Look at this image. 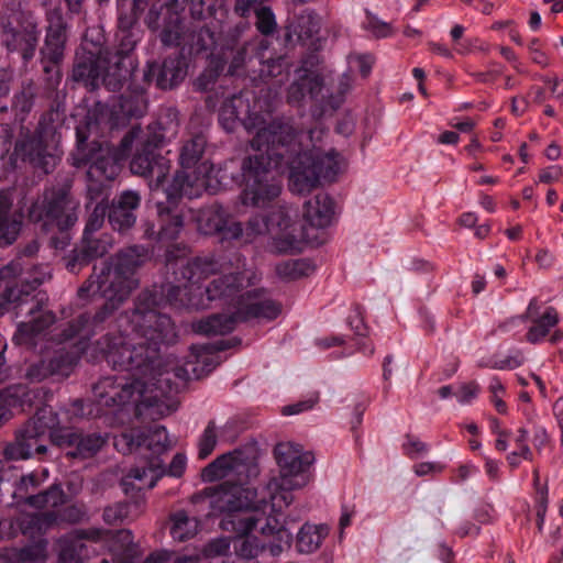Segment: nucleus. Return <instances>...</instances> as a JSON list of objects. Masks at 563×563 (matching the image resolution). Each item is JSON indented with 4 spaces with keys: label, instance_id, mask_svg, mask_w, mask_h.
<instances>
[{
    "label": "nucleus",
    "instance_id": "1",
    "mask_svg": "<svg viewBox=\"0 0 563 563\" xmlns=\"http://www.w3.org/2000/svg\"><path fill=\"white\" fill-rule=\"evenodd\" d=\"M126 323L123 332L106 339L101 349L114 368L136 372L133 379L106 377L93 388L100 406L129 417L162 418L175 411L176 401L170 397V373L156 357L159 344L172 342L175 329L170 319L148 305H140L131 316L121 319Z\"/></svg>",
    "mask_w": 563,
    "mask_h": 563
},
{
    "label": "nucleus",
    "instance_id": "2",
    "mask_svg": "<svg viewBox=\"0 0 563 563\" xmlns=\"http://www.w3.org/2000/svg\"><path fill=\"white\" fill-rule=\"evenodd\" d=\"M243 125L253 134L252 155L243 163L245 183L241 201L245 206L265 208L282 192V176L287 170L289 189L306 194L321 179L333 181L347 166L335 151L324 152L318 145L323 131L297 135L289 123L267 121L258 114H249Z\"/></svg>",
    "mask_w": 563,
    "mask_h": 563
},
{
    "label": "nucleus",
    "instance_id": "3",
    "mask_svg": "<svg viewBox=\"0 0 563 563\" xmlns=\"http://www.w3.org/2000/svg\"><path fill=\"white\" fill-rule=\"evenodd\" d=\"M187 283L177 286L176 296H187L186 305L205 309L216 300L230 299L231 316H212L201 321L197 330L205 334H225L239 321L274 320L282 312V306L271 299L262 289H251L256 274L251 269L233 271L232 264L214 257L197 258L186 265L183 272Z\"/></svg>",
    "mask_w": 563,
    "mask_h": 563
},
{
    "label": "nucleus",
    "instance_id": "4",
    "mask_svg": "<svg viewBox=\"0 0 563 563\" xmlns=\"http://www.w3.org/2000/svg\"><path fill=\"white\" fill-rule=\"evenodd\" d=\"M197 222L200 232L219 234L222 240L244 238L245 242H254L261 236H266V247L274 254L298 253L308 238L303 228L284 207L275 208L265 218H252L245 230L239 222L231 221L221 208L202 211Z\"/></svg>",
    "mask_w": 563,
    "mask_h": 563
},
{
    "label": "nucleus",
    "instance_id": "5",
    "mask_svg": "<svg viewBox=\"0 0 563 563\" xmlns=\"http://www.w3.org/2000/svg\"><path fill=\"white\" fill-rule=\"evenodd\" d=\"M131 170L133 174L151 178V187L153 190L163 189L168 202H174L177 198L186 196L188 198L199 197L202 191L216 192L219 188L217 169L209 162L201 163L197 170L194 172L192 179L185 172L177 173L173 180L167 183V173L169 170V162L156 155L153 150L146 147L144 153L136 154L131 162Z\"/></svg>",
    "mask_w": 563,
    "mask_h": 563
},
{
    "label": "nucleus",
    "instance_id": "6",
    "mask_svg": "<svg viewBox=\"0 0 563 563\" xmlns=\"http://www.w3.org/2000/svg\"><path fill=\"white\" fill-rule=\"evenodd\" d=\"M275 459L279 475L273 477L261 492L257 499H269L274 512H283L294 500L292 490L305 487L311 478L309 467L313 455L298 444L283 442L275 448Z\"/></svg>",
    "mask_w": 563,
    "mask_h": 563
},
{
    "label": "nucleus",
    "instance_id": "7",
    "mask_svg": "<svg viewBox=\"0 0 563 563\" xmlns=\"http://www.w3.org/2000/svg\"><path fill=\"white\" fill-rule=\"evenodd\" d=\"M46 410L37 415L36 420L27 424L20 433L16 441L5 449V455L13 460H24L33 454L46 452V446L40 443V437L49 429V437L53 443L62 448H74L67 451L71 457H89L93 455L104 443V439L98 434L81 437L67 428H56L44 421Z\"/></svg>",
    "mask_w": 563,
    "mask_h": 563
},
{
    "label": "nucleus",
    "instance_id": "8",
    "mask_svg": "<svg viewBox=\"0 0 563 563\" xmlns=\"http://www.w3.org/2000/svg\"><path fill=\"white\" fill-rule=\"evenodd\" d=\"M114 446L123 454L131 453L134 449L145 446L153 455L144 461H141L137 466L132 468L125 476L122 485H132L135 481L139 483V489H151L156 485V482L164 475L165 468L159 454L170 448V441L167 430L157 426L146 430V432L130 430L122 432L120 435L114 437Z\"/></svg>",
    "mask_w": 563,
    "mask_h": 563
},
{
    "label": "nucleus",
    "instance_id": "9",
    "mask_svg": "<svg viewBox=\"0 0 563 563\" xmlns=\"http://www.w3.org/2000/svg\"><path fill=\"white\" fill-rule=\"evenodd\" d=\"M143 250L137 246L129 249L118 257L114 267L102 269L96 279L89 280L88 290L99 292L106 300V310H113L137 286L134 269L141 265Z\"/></svg>",
    "mask_w": 563,
    "mask_h": 563
},
{
    "label": "nucleus",
    "instance_id": "10",
    "mask_svg": "<svg viewBox=\"0 0 563 563\" xmlns=\"http://www.w3.org/2000/svg\"><path fill=\"white\" fill-rule=\"evenodd\" d=\"M79 145L77 153L74 155V165L76 167L87 166L88 191L90 195L97 192L108 181L113 180L120 173V162L123 158V150H115L109 144H99L91 148V153L86 157L82 143L86 136L81 130L77 129Z\"/></svg>",
    "mask_w": 563,
    "mask_h": 563
},
{
    "label": "nucleus",
    "instance_id": "11",
    "mask_svg": "<svg viewBox=\"0 0 563 563\" xmlns=\"http://www.w3.org/2000/svg\"><path fill=\"white\" fill-rule=\"evenodd\" d=\"M78 203L64 189L46 191L30 209L32 222H42L44 231L53 228L65 231L77 221Z\"/></svg>",
    "mask_w": 563,
    "mask_h": 563
},
{
    "label": "nucleus",
    "instance_id": "12",
    "mask_svg": "<svg viewBox=\"0 0 563 563\" xmlns=\"http://www.w3.org/2000/svg\"><path fill=\"white\" fill-rule=\"evenodd\" d=\"M251 472V464L245 454L235 450L225 453L206 466L201 472L203 482H214L228 477H247Z\"/></svg>",
    "mask_w": 563,
    "mask_h": 563
},
{
    "label": "nucleus",
    "instance_id": "13",
    "mask_svg": "<svg viewBox=\"0 0 563 563\" xmlns=\"http://www.w3.org/2000/svg\"><path fill=\"white\" fill-rule=\"evenodd\" d=\"M13 194L11 189L0 190V246L12 244L22 228V212L19 210L11 212Z\"/></svg>",
    "mask_w": 563,
    "mask_h": 563
},
{
    "label": "nucleus",
    "instance_id": "14",
    "mask_svg": "<svg viewBox=\"0 0 563 563\" xmlns=\"http://www.w3.org/2000/svg\"><path fill=\"white\" fill-rule=\"evenodd\" d=\"M527 318L532 322L527 332V340L531 343L541 342L559 322L555 309L547 307L541 311L537 299H532L529 302Z\"/></svg>",
    "mask_w": 563,
    "mask_h": 563
},
{
    "label": "nucleus",
    "instance_id": "15",
    "mask_svg": "<svg viewBox=\"0 0 563 563\" xmlns=\"http://www.w3.org/2000/svg\"><path fill=\"white\" fill-rule=\"evenodd\" d=\"M303 217L308 224L316 229H325L336 219L333 200L323 192H319L305 203Z\"/></svg>",
    "mask_w": 563,
    "mask_h": 563
},
{
    "label": "nucleus",
    "instance_id": "16",
    "mask_svg": "<svg viewBox=\"0 0 563 563\" xmlns=\"http://www.w3.org/2000/svg\"><path fill=\"white\" fill-rule=\"evenodd\" d=\"M14 155L22 161H29L35 166L48 173L49 168L56 164L57 156L53 153H46L43 147L42 140L38 137H30L21 140L16 143Z\"/></svg>",
    "mask_w": 563,
    "mask_h": 563
},
{
    "label": "nucleus",
    "instance_id": "17",
    "mask_svg": "<svg viewBox=\"0 0 563 563\" xmlns=\"http://www.w3.org/2000/svg\"><path fill=\"white\" fill-rule=\"evenodd\" d=\"M140 197L134 191H124L109 213V221L114 230L124 231L135 223L133 211L139 207Z\"/></svg>",
    "mask_w": 563,
    "mask_h": 563
},
{
    "label": "nucleus",
    "instance_id": "18",
    "mask_svg": "<svg viewBox=\"0 0 563 563\" xmlns=\"http://www.w3.org/2000/svg\"><path fill=\"white\" fill-rule=\"evenodd\" d=\"M77 362V355L60 354L57 358L51 361L48 364L43 361L33 365L27 371V377L32 380H42L53 375L67 377L73 372Z\"/></svg>",
    "mask_w": 563,
    "mask_h": 563
},
{
    "label": "nucleus",
    "instance_id": "19",
    "mask_svg": "<svg viewBox=\"0 0 563 563\" xmlns=\"http://www.w3.org/2000/svg\"><path fill=\"white\" fill-rule=\"evenodd\" d=\"M37 37L35 25L30 24L23 32L7 31L5 44L9 51L20 52L23 59L26 60L33 56Z\"/></svg>",
    "mask_w": 563,
    "mask_h": 563
},
{
    "label": "nucleus",
    "instance_id": "20",
    "mask_svg": "<svg viewBox=\"0 0 563 563\" xmlns=\"http://www.w3.org/2000/svg\"><path fill=\"white\" fill-rule=\"evenodd\" d=\"M328 534L329 527L325 525L305 523L297 533V550L300 553H312L320 548Z\"/></svg>",
    "mask_w": 563,
    "mask_h": 563
},
{
    "label": "nucleus",
    "instance_id": "21",
    "mask_svg": "<svg viewBox=\"0 0 563 563\" xmlns=\"http://www.w3.org/2000/svg\"><path fill=\"white\" fill-rule=\"evenodd\" d=\"M228 429L229 426L217 428L212 422L207 426L198 443V454L200 459L208 457L219 441L230 442L233 440L232 437L227 435Z\"/></svg>",
    "mask_w": 563,
    "mask_h": 563
},
{
    "label": "nucleus",
    "instance_id": "22",
    "mask_svg": "<svg viewBox=\"0 0 563 563\" xmlns=\"http://www.w3.org/2000/svg\"><path fill=\"white\" fill-rule=\"evenodd\" d=\"M216 367L211 357L207 353H201L196 356V364L191 362L186 363V367H180L174 371V376L181 379H198L203 375L210 373Z\"/></svg>",
    "mask_w": 563,
    "mask_h": 563
},
{
    "label": "nucleus",
    "instance_id": "23",
    "mask_svg": "<svg viewBox=\"0 0 563 563\" xmlns=\"http://www.w3.org/2000/svg\"><path fill=\"white\" fill-rule=\"evenodd\" d=\"M243 109L249 112V104L242 97H234L222 106L219 120L225 131L232 132L235 129Z\"/></svg>",
    "mask_w": 563,
    "mask_h": 563
},
{
    "label": "nucleus",
    "instance_id": "24",
    "mask_svg": "<svg viewBox=\"0 0 563 563\" xmlns=\"http://www.w3.org/2000/svg\"><path fill=\"white\" fill-rule=\"evenodd\" d=\"M172 537L178 541H185L198 532L199 523L196 518H190L184 511H178L173 516Z\"/></svg>",
    "mask_w": 563,
    "mask_h": 563
},
{
    "label": "nucleus",
    "instance_id": "25",
    "mask_svg": "<svg viewBox=\"0 0 563 563\" xmlns=\"http://www.w3.org/2000/svg\"><path fill=\"white\" fill-rule=\"evenodd\" d=\"M20 273L18 264L11 263L0 269V290L3 289V303H14L21 300V295L16 294V285L13 278Z\"/></svg>",
    "mask_w": 563,
    "mask_h": 563
},
{
    "label": "nucleus",
    "instance_id": "26",
    "mask_svg": "<svg viewBox=\"0 0 563 563\" xmlns=\"http://www.w3.org/2000/svg\"><path fill=\"white\" fill-rule=\"evenodd\" d=\"M111 545L109 551L111 552L114 563H128L125 559L132 551V536L128 530H120L114 534H110Z\"/></svg>",
    "mask_w": 563,
    "mask_h": 563
},
{
    "label": "nucleus",
    "instance_id": "27",
    "mask_svg": "<svg viewBox=\"0 0 563 563\" xmlns=\"http://www.w3.org/2000/svg\"><path fill=\"white\" fill-rule=\"evenodd\" d=\"M64 34L60 30H49L46 35L45 45L42 49L43 57L53 63H57L63 56Z\"/></svg>",
    "mask_w": 563,
    "mask_h": 563
},
{
    "label": "nucleus",
    "instance_id": "28",
    "mask_svg": "<svg viewBox=\"0 0 563 563\" xmlns=\"http://www.w3.org/2000/svg\"><path fill=\"white\" fill-rule=\"evenodd\" d=\"M27 503L38 508H56L65 503V496L60 487L54 486L43 494L31 496Z\"/></svg>",
    "mask_w": 563,
    "mask_h": 563
},
{
    "label": "nucleus",
    "instance_id": "29",
    "mask_svg": "<svg viewBox=\"0 0 563 563\" xmlns=\"http://www.w3.org/2000/svg\"><path fill=\"white\" fill-rule=\"evenodd\" d=\"M321 79L316 74H310L308 76H305L301 78L300 84H295L290 87L289 91V100L290 101H297L300 97L305 96L303 89L308 88V92L311 97H314L318 95V92L321 90Z\"/></svg>",
    "mask_w": 563,
    "mask_h": 563
},
{
    "label": "nucleus",
    "instance_id": "30",
    "mask_svg": "<svg viewBox=\"0 0 563 563\" xmlns=\"http://www.w3.org/2000/svg\"><path fill=\"white\" fill-rule=\"evenodd\" d=\"M205 148V140L201 136L192 139L186 143L180 152V164L187 169L194 166L200 158Z\"/></svg>",
    "mask_w": 563,
    "mask_h": 563
},
{
    "label": "nucleus",
    "instance_id": "31",
    "mask_svg": "<svg viewBox=\"0 0 563 563\" xmlns=\"http://www.w3.org/2000/svg\"><path fill=\"white\" fill-rule=\"evenodd\" d=\"M517 450L512 451L507 460L512 466H517L522 460H530L531 452L527 445V432L519 430L518 435L515 439Z\"/></svg>",
    "mask_w": 563,
    "mask_h": 563
},
{
    "label": "nucleus",
    "instance_id": "32",
    "mask_svg": "<svg viewBox=\"0 0 563 563\" xmlns=\"http://www.w3.org/2000/svg\"><path fill=\"white\" fill-rule=\"evenodd\" d=\"M488 390L492 394L490 399H492V402L495 406L496 410L499 413H506L507 405L504 401L506 390H505L503 383L498 378L493 377L489 382Z\"/></svg>",
    "mask_w": 563,
    "mask_h": 563
},
{
    "label": "nucleus",
    "instance_id": "33",
    "mask_svg": "<svg viewBox=\"0 0 563 563\" xmlns=\"http://www.w3.org/2000/svg\"><path fill=\"white\" fill-rule=\"evenodd\" d=\"M306 264L301 261H287L276 267L278 276L283 278H297L303 274Z\"/></svg>",
    "mask_w": 563,
    "mask_h": 563
},
{
    "label": "nucleus",
    "instance_id": "34",
    "mask_svg": "<svg viewBox=\"0 0 563 563\" xmlns=\"http://www.w3.org/2000/svg\"><path fill=\"white\" fill-rule=\"evenodd\" d=\"M257 29L263 34H271L275 27V16L268 8H261L256 11Z\"/></svg>",
    "mask_w": 563,
    "mask_h": 563
},
{
    "label": "nucleus",
    "instance_id": "35",
    "mask_svg": "<svg viewBox=\"0 0 563 563\" xmlns=\"http://www.w3.org/2000/svg\"><path fill=\"white\" fill-rule=\"evenodd\" d=\"M85 240L87 241V247L85 250V257L87 258L103 256L111 245L108 238L89 241L87 235H85Z\"/></svg>",
    "mask_w": 563,
    "mask_h": 563
},
{
    "label": "nucleus",
    "instance_id": "36",
    "mask_svg": "<svg viewBox=\"0 0 563 563\" xmlns=\"http://www.w3.org/2000/svg\"><path fill=\"white\" fill-rule=\"evenodd\" d=\"M229 549L230 540L228 538H217L206 545L203 554L207 558L221 556L227 554Z\"/></svg>",
    "mask_w": 563,
    "mask_h": 563
},
{
    "label": "nucleus",
    "instance_id": "37",
    "mask_svg": "<svg viewBox=\"0 0 563 563\" xmlns=\"http://www.w3.org/2000/svg\"><path fill=\"white\" fill-rule=\"evenodd\" d=\"M106 207L102 203H97L86 224L85 235L97 231L102 225Z\"/></svg>",
    "mask_w": 563,
    "mask_h": 563
},
{
    "label": "nucleus",
    "instance_id": "38",
    "mask_svg": "<svg viewBox=\"0 0 563 563\" xmlns=\"http://www.w3.org/2000/svg\"><path fill=\"white\" fill-rule=\"evenodd\" d=\"M478 393L479 386L476 383H468L462 385L455 396L461 405H468L477 397Z\"/></svg>",
    "mask_w": 563,
    "mask_h": 563
},
{
    "label": "nucleus",
    "instance_id": "39",
    "mask_svg": "<svg viewBox=\"0 0 563 563\" xmlns=\"http://www.w3.org/2000/svg\"><path fill=\"white\" fill-rule=\"evenodd\" d=\"M183 229V220L180 217H173L169 224H166L162 228L159 232L161 240H172L175 239L180 230Z\"/></svg>",
    "mask_w": 563,
    "mask_h": 563
},
{
    "label": "nucleus",
    "instance_id": "40",
    "mask_svg": "<svg viewBox=\"0 0 563 563\" xmlns=\"http://www.w3.org/2000/svg\"><path fill=\"white\" fill-rule=\"evenodd\" d=\"M317 401H318V397L312 396L309 399L284 407L283 413L285 416H292V415L301 413L303 411L311 409L317 404Z\"/></svg>",
    "mask_w": 563,
    "mask_h": 563
},
{
    "label": "nucleus",
    "instance_id": "41",
    "mask_svg": "<svg viewBox=\"0 0 563 563\" xmlns=\"http://www.w3.org/2000/svg\"><path fill=\"white\" fill-rule=\"evenodd\" d=\"M45 277H35L32 279V282L26 280L25 278H22V282H26V288L27 289H18L16 294L21 295V300L15 301L14 303H18V306L22 307L24 305H27L30 302V296L31 291H33L37 286H40L44 282Z\"/></svg>",
    "mask_w": 563,
    "mask_h": 563
},
{
    "label": "nucleus",
    "instance_id": "42",
    "mask_svg": "<svg viewBox=\"0 0 563 563\" xmlns=\"http://www.w3.org/2000/svg\"><path fill=\"white\" fill-rule=\"evenodd\" d=\"M186 466H187L186 455H184L181 453H177L173 457V461L170 462L167 471L165 470L164 475L168 474L174 477H180L184 474Z\"/></svg>",
    "mask_w": 563,
    "mask_h": 563
},
{
    "label": "nucleus",
    "instance_id": "43",
    "mask_svg": "<svg viewBox=\"0 0 563 563\" xmlns=\"http://www.w3.org/2000/svg\"><path fill=\"white\" fill-rule=\"evenodd\" d=\"M48 476V472L46 470H44L42 473H41V478L38 476V474L36 473H30L25 476H23L16 487V492H23V490H26L27 487H35L37 486L41 482L45 481Z\"/></svg>",
    "mask_w": 563,
    "mask_h": 563
},
{
    "label": "nucleus",
    "instance_id": "44",
    "mask_svg": "<svg viewBox=\"0 0 563 563\" xmlns=\"http://www.w3.org/2000/svg\"><path fill=\"white\" fill-rule=\"evenodd\" d=\"M366 29L377 37H385L390 34V26L388 23L378 20L377 18H368Z\"/></svg>",
    "mask_w": 563,
    "mask_h": 563
},
{
    "label": "nucleus",
    "instance_id": "45",
    "mask_svg": "<svg viewBox=\"0 0 563 563\" xmlns=\"http://www.w3.org/2000/svg\"><path fill=\"white\" fill-rule=\"evenodd\" d=\"M445 464L441 462H421L415 465V473L418 476L439 474L443 472Z\"/></svg>",
    "mask_w": 563,
    "mask_h": 563
},
{
    "label": "nucleus",
    "instance_id": "46",
    "mask_svg": "<svg viewBox=\"0 0 563 563\" xmlns=\"http://www.w3.org/2000/svg\"><path fill=\"white\" fill-rule=\"evenodd\" d=\"M44 325L37 319L27 323H20L18 328L19 336H33L43 330Z\"/></svg>",
    "mask_w": 563,
    "mask_h": 563
},
{
    "label": "nucleus",
    "instance_id": "47",
    "mask_svg": "<svg viewBox=\"0 0 563 563\" xmlns=\"http://www.w3.org/2000/svg\"><path fill=\"white\" fill-rule=\"evenodd\" d=\"M563 174L562 167L558 165L550 166L539 174V181L550 184L558 180Z\"/></svg>",
    "mask_w": 563,
    "mask_h": 563
},
{
    "label": "nucleus",
    "instance_id": "48",
    "mask_svg": "<svg viewBox=\"0 0 563 563\" xmlns=\"http://www.w3.org/2000/svg\"><path fill=\"white\" fill-rule=\"evenodd\" d=\"M529 49H530V55H531V59L533 63H536L542 67H547L550 65L549 57L547 56V54L544 52H542L539 48L537 41H533L531 43Z\"/></svg>",
    "mask_w": 563,
    "mask_h": 563
},
{
    "label": "nucleus",
    "instance_id": "49",
    "mask_svg": "<svg viewBox=\"0 0 563 563\" xmlns=\"http://www.w3.org/2000/svg\"><path fill=\"white\" fill-rule=\"evenodd\" d=\"M544 82L551 90V96L558 101H563V80L553 77L544 79Z\"/></svg>",
    "mask_w": 563,
    "mask_h": 563
},
{
    "label": "nucleus",
    "instance_id": "50",
    "mask_svg": "<svg viewBox=\"0 0 563 563\" xmlns=\"http://www.w3.org/2000/svg\"><path fill=\"white\" fill-rule=\"evenodd\" d=\"M405 450L409 455H419L426 453L428 451V446L418 439H408Z\"/></svg>",
    "mask_w": 563,
    "mask_h": 563
},
{
    "label": "nucleus",
    "instance_id": "51",
    "mask_svg": "<svg viewBox=\"0 0 563 563\" xmlns=\"http://www.w3.org/2000/svg\"><path fill=\"white\" fill-rule=\"evenodd\" d=\"M351 63H355L360 68L362 76L366 77L371 73L373 58L371 56H356L351 60Z\"/></svg>",
    "mask_w": 563,
    "mask_h": 563
},
{
    "label": "nucleus",
    "instance_id": "52",
    "mask_svg": "<svg viewBox=\"0 0 563 563\" xmlns=\"http://www.w3.org/2000/svg\"><path fill=\"white\" fill-rule=\"evenodd\" d=\"M536 261L541 267H550L554 262V255L547 249H541L536 255Z\"/></svg>",
    "mask_w": 563,
    "mask_h": 563
},
{
    "label": "nucleus",
    "instance_id": "53",
    "mask_svg": "<svg viewBox=\"0 0 563 563\" xmlns=\"http://www.w3.org/2000/svg\"><path fill=\"white\" fill-rule=\"evenodd\" d=\"M59 563H81V561L71 549L63 548L59 553Z\"/></svg>",
    "mask_w": 563,
    "mask_h": 563
},
{
    "label": "nucleus",
    "instance_id": "54",
    "mask_svg": "<svg viewBox=\"0 0 563 563\" xmlns=\"http://www.w3.org/2000/svg\"><path fill=\"white\" fill-rule=\"evenodd\" d=\"M352 517L353 510H351L349 507H343L339 521L341 532H343V530L351 525Z\"/></svg>",
    "mask_w": 563,
    "mask_h": 563
},
{
    "label": "nucleus",
    "instance_id": "55",
    "mask_svg": "<svg viewBox=\"0 0 563 563\" xmlns=\"http://www.w3.org/2000/svg\"><path fill=\"white\" fill-rule=\"evenodd\" d=\"M477 472V468L475 465L467 463L459 466L457 468V476L460 479L464 481L475 474Z\"/></svg>",
    "mask_w": 563,
    "mask_h": 563
},
{
    "label": "nucleus",
    "instance_id": "56",
    "mask_svg": "<svg viewBox=\"0 0 563 563\" xmlns=\"http://www.w3.org/2000/svg\"><path fill=\"white\" fill-rule=\"evenodd\" d=\"M460 140V136L456 132L445 131L439 135L438 142L441 144H456Z\"/></svg>",
    "mask_w": 563,
    "mask_h": 563
},
{
    "label": "nucleus",
    "instance_id": "57",
    "mask_svg": "<svg viewBox=\"0 0 563 563\" xmlns=\"http://www.w3.org/2000/svg\"><path fill=\"white\" fill-rule=\"evenodd\" d=\"M169 560V553L166 551L151 554L143 563H166Z\"/></svg>",
    "mask_w": 563,
    "mask_h": 563
},
{
    "label": "nucleus",
    "instance_id": "58",
    "mask_svg": "<svg viewBox=\"0 0 563 563\" xmlns=\"http://www.w3.org/2000/svg\"><path fill=\"white\" fill-rule=\"evenodd\" d=\"M478 218L476 216V213L474 212H465L461 216L460 218V223L463 225V227H466V228H472L476 224Z\"/></svg>",
    "mask_w": 563,
    "mask_h": 563
},
{
    "label": "nucleus",
    "instance_id": "59",
    "mask_svg": "<svg viewBox=\"0 0 563 563\" xmlns=\"http://www.w3.org/2000/svg\"><path fill=\"white\" fill-rule=\"evenodd\" d=\"M479 205L490 213L496 211V202L490 196L483 195L479 199Z\"/></svg>",
    "mask_w": 563,
    "mask_h": 563
},
{
    "label": "nucleus",
    "instance_id": "60",
    "mask_svg": "<svg viewBox=\"0 0 563 563\" xmlns=\"http://www.w3.org/2000/svg\"><path fill=\"white\" fill-rule=\"evenodd\" d=\"M13 104H14V107L16 109H20L21 111H26L30 108V103H29L27 97H26V95L24 92H22L20 95H16L14 97Z\"/></svg>",
    "mask_w": 563,
    "mask_h": 563
},
{
    "label": "nucleus",
    "instance_id": "61",
    "mask_svg": "<svg viewBox=\"0 0 563 563\" xmlns=\"http://www.w3.org/2000/svg\"><path fill=\"white\" fill-rule=\"evenodd\" d=\"M522 363V356L521 355H518V356H515V357H509L505 361H503L500 364H499V368L504 369V368H516L518 366H520Z\"/></svg>",
    "mask_w": 563,
    "mask_h": 563
},
{
    "label": "nucleus",
    "instance_id": "62",
    "mask_svg": "<svg viewBox=\"0 0 563 563\" xmlns=\"http://www.w3.org/2000/svg\"><path fill=\"white\" fill-rule=\"evenodd\" d=\"M499 465L496 461L487 459L485 463V470L489 477L495 478L498 473Z\"/></svg>",
    "mask_w": 563,
    "mask_h": 563
},
{
    "label": "nucleus",
    "instance_id": "63",
    "mask_svg": "<svg viewBox=\"0 0 563 563\" xmlns=\"http://www.w3.org/2000/svg\"><path fill=\"white\" fill-rule=\"evenodd\" d=\"M486 280L484 276L476 275L474 280L472 282V288L475 294H479L485 289Z\"/></svg>",
    "mask_w": 563,
    "mask_h": 563
},
{
    "label": "nucleus",
    "instance_id": "64",
    "mask_svg": "<svg viewBox=\"0 0 563 563\" xmlns=\"http://www.w3.org/2000/svg\"><path fill=\"white\" fill-rule=\"evenodd\" d=\"M560 155H561V151H560V147L556 144H551L545 150V156L550 161H556L560 157Z\"/></svg>",
    "mask_w": 563,
    "mask_h": 563
}]
</instances>
